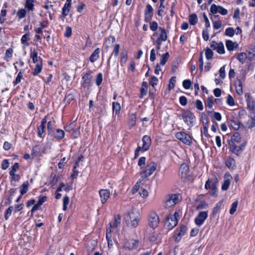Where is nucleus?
Listing matches in <instances>:
<instances>
[{"label": "nucleus", "instance_id": "f257e3e1", "mask_svg": "<svg viewBox=\"0 0 255 255\" xmlns=\"http://www.w3.org/2000/svg\"><path fill=\"white\" fill-rule=\"evenodd\" d=\"M184 123L188 127V129H190L196 123V118L191 111L189 110H184L181 112L179 116Z\"/></svg>", "mask_w": 255, "mask_h": 255}, {"label": "nucleus", "instance_id": "f03ea898", "mask_svg": "<svg viewBox=\"0 0 255 255\" xmlns=\"http://www.w3.org/2000/svg\"><path fill=\"white\" fill-rule=\"evenodd\" d=\"M218 181L217 176L214 175L210 178L208 179L205 183V188L206 190L210 188L211 189L210 194L212 196L216 197L217 196V184L218 183Z\"/></svg>", "mask_w": 255, "mask_h": 255}, {"label": "nucleus", "instance_id": "7ed1b4c3", "mask_svg": "<svg viewBox=\"0 0 255 255\" xmlns=\"http://www.w3.org/2000/svg\"><path fill=\"white\" fill-rule=\"evenodd\" d=\"M175 137L185 145L190 146L193 144V141H195L192 136L184 131L177 132L175 134Z\"/></svg>", "mask_w": 255, "mask_h": 255}, {"label": "nucleus", "instance_id": "20e7f679", "mask_svg": "<svg viewBox=\"0 0 255 255\" xmlns=\"http://www.w3.org/2000/svg\"><path fill=\"white\" fill-rule=\"evenodd\" d=\"M210 14L213 15V16L211 17V20H213V18L218 17L219 16L215 15L219 13L222 15H225L228 13V10L222 6L219 5H216L215 4H212L211 6L210 9Z\"/></svg>", "mask_w": 255, "mask_h": 255}, {"label": "nucleus", "instance_id": "39448f33", "mask_svg": "<svg viewBox=\"0 0 255 255\" xmlns=\"http://www.w3.org/2000/svg\"><path fill=\"white\" fill-rule=\"evenodd\" d=\"M157 164L154 161H151L147 164L144 170L140 172V175L143 179L150 176L156 169Z\"/></svg>", "mask_w": 255, "mask_h": 255}, {"label": "nucleus", "instance_id": "423d86ee", "mask_svg": "<svg viewBox=\"0 0 255 255\" xmlns=\"http://www.w3.org/2000/svg\"><path fill=\"white\" fill-rule=\"evenodd\" d=\"M229 151L237 156L240 155L247 144V141H245L241 143L240 145H237L236 143H234L232 141H229Z\"/></svg>", "mask_w": 255, "mask_h": 255}, {"label": "nucleus", "instance_id": "0eeeda50", "mask_svg": "<svg viewBox=\"0 0 255 255\" xmlns=\"http://www.w3.org/2000/svg\"><path fill=\"white\" fill-rule=\"evenodd\" d=\"M178 216H179L178 213L175 212L174 214H169L166 217L165 224L168 229H172L177 225Z\"/></svg>", "mask_w": 255, "mask_h": 255}, {"label": "nucleus", "instance_id": "6e6552de", "mask_svg": "<svg viewBox=\"0 0 255 255\" xmlns=\"http://www.w3.org/2000/svg\"><path fill=\"white\" fill-rule=\"evenodd\" d=\"M148 221L150 228L152 229L156 228L159 223V216L155 212H150L148 216Z\"/></svg>", "mask_w": 255, "mask_h": 255}, {"label": "nucleus", "instance_id": "1a4fd4ad", "mask_svg": "<svg viewBox=\"0 0 255 255\" xmlns=\"http://www.w3.org/2000/svg\"><path fill=\"white\" fill-rule=\"evenodd\" d=\"M33 63H35V66L32 72V74L33 76L38 75L42 71L43 68V60L40 57L33 58L32 59Z\"/></svg>", "mask_w": 255, "mask_h": 255}, {"label": "nucleus", "instance_id": "9d476101", "mask_svg": "<svg viewBox=\"0 0 255 255\" xmlns=\"http://www.w3.org/2000/svg\"><path fill=\"white\" fill-rule=\"evenodd\" d=\"M92 71L90 70L88 71L86 73H83L82 75V86L85 88L91 86V76Z\"/></svg>", "mask_w": 255, "mask_h": 255}, {"label": "nucleus", "instance_id": "9b49d317", "mask_svg": "<svg viewBox=\"0 0 255 255\" xmlns=\"http://www.w3.org/2000/svg\"><path fill=\"white\" fill-rule=\"evenodd\" d=\"M179 194H175L169 195L165 201V207L166 208H170L175 205L179 201Z\"/></svg>", "mask_w": 255, "mask_h": 255}, {"label": "nucleus", "instance_id": "f8f14e48", "mask_svg": "<svg viewBox=\"0 0 255 255\" xmlns=\"http://www.w3.org/2000/svg\"><path fill=\"white\" fill-rule=\"evenodd\" d=\"M208 217V211L200 212L194 219L195 224L200 227L202 225Z\"/></svg>", "mask_w": 255, "mask_h": 255}, {"label": "nucleus", "instance_id": "ddd939ff", "mask_svg": "<svg viewBox=\"0 0 255 255\" xmlns=\"http://www.w3.org/2000/svg\"><path fill=\"white\" fill-rule=\"evenodd\" d=\"M187 231V227L184 225H180L179 229L177 228L175 231L174 239L175 241L179 242Z\"/></svg>", "mask_w": 255, "mask_h": 255}, {"label": "nucleus", "instance_id": "4468645a", "mask_svg": "<svg viewBox=\"0 0 255 255\" xmlns=\"http://www.w3.org/2000/svg\"><path fill=\"white\" fill-rule=\"evenodd\" d=\"M153 15V8L150 4H147L144 10V21L146 22H149L152 19Z\"/></svg>", "mask_w": 255, "mask_h": 255}, {"label": "nucleus", "instance_id": "2eb2a0df", "mask_svg": "<svg viewBox=\"0 0 255 255\" xmlns=\"http://www.w3.org/2000/svg\"><path fill=\"white\" fill-rule=\"evenodd\" d=\"M142 145L141 147L142 152H144L149 149L151 144V139L149 136L145 135L142 138Z\"/></svg>", "mask_w": 255, "mask_h": 255}, {"label": "nucleus", "instance_id": "dca6fc26", "mask_svg": "<svg viewBox=\"0 0 255 255\" xmlns=\"http://www.w3.org/2000/svg\"><path fill=\"white\" fill-rule=\"evenodd\" d=\"M224 180L222 185L221 189L223 191H226L229 188L232 177L230 173L227 172L224 174Z\"/></svg>", "mask_w": 255, "mask_h": 255}, {"label": "nucleus", "instance_id": "f3484780", "mask_svg": "<svg viewBox=\"0 0 255 255\" xmlns=\"http://www.w3.org/2000/svg\"><path fill=\"white\" fill-rule=\"evenodd\" d=\"M158 35L157 38L161 40L166 41L167 39V34L165 28L161 27H159L158 32H155L153 36H155Z\"/></svg>", "mask_w": 255, "mask_h": 255}, {"label": "nucleus", "instance_id": "a211bd4d", "mask_svg": "<svg viewBox=\"0 0 255 255\" xmlns=\"http://www.w3.org/2000/svg\"><path fill=\"white\" fill-rule=\"evenodd\" d=\"M139 241L138 240L131 239L127 241L124 245L126 250H133L138 247Z\"/></svg>", "mask_w": 255, "mask_h": 255}, {"label": "nucleus", "instance_id": "6ab92c4d", "mask_svg": "<svg viewBox=\"0 0 255 255\" xmlns=\"http://www.w3.org/2000/svg\"><path fill=\"white\" fill-rule=\"evenodd\" d=\"M99 195L101 203L103 204H105L110 196V191L109 189H100L99 191Z\"/></svg>", "mask_w": 255, "mask_h": 255}, {"label": "nucleus", "instance_id": "aec40b11", "mask_svg": "<svg viewBox=\"0 0 255 255\" xmlns=\"http://www.w3.org/2000/svg\"><path fill=\"white\" fill-rule=\"evenodd\" d=\"M128 216L130 220V225L133 228H135L138 225L139 221V215H135L133 212L128 213Z\"/></svg>", "mask_w": 255, "mask_h": 255}, {"label": "nucleus", "instance_id": "412c9836", "mask_svg": "<svg viewBox=\"0 0 255 255\" xmlns=\"http://www.w3.org/2000/svg\"><path fill=\"white\" fill-rule=\"evenodd\" d=\"M53 137L57 140H61L64 138L65 136V132L63 129L57 128L53 129V131L51 133Z\"/></svg>", "mask_w": 255, "mask_h": 255}, {"label": "nucleus", "instance_id": "4be33fe9", "mask_svg": "<svg viewBox=\"0 0 255 255\" xmlns=\"http://www.w3.org/2000/svg\"><path fill=\"white\" fill-rule=\"evenodd\" d=\"M245 99L247 102L248 108L251 110L254 111L255 108V101L249 93L246 94Z\"/></svg>", "mask_w": 255, "mask_h": 255}, {"label": "nucleus", "instance_id": "5701e85b", "mask_svg": "<svg viewBox=\"0 0 255 255\" xmlns=\"http://www.w3.org/2000/svg\"><path fill=\"white\" fill-rule=\"evenodd\" d=\"M71 7L72 4L69 3L65 2L64 4V6L62 8V16H60V18H62L63 21L64 20L65 17L68 15Z\"/></svg>", "mask_w": 255, "mask_h": 255}, {"label": "nucleus", "instance_id": "b1692460", "mask_svg": "<svg viewBox=\"0 0 255 255\" xmlns=\"http://www.w3.org/2000/svg\"><path fill=\"white\" fill-rule=\"evenodd\" d=\"M121 222V217L119 214H117L114 216L113 220L109 224L110 225V228H117L120 225Z\"/></svg>", "mask_w": 255, "mask_h": 255}, {"label": "nucleus", "instance_id": "393cba45", "mask_svg": "<svg viewBox=\"0 0 255 255\" xmlns=\"http://www.w3.org/2000/svg\"><path fill=\"white\" fill-rule=\"evenodd\" d=\"M225 165L230 170H233L236 168L235 160L231 157H229L225 161Z\"/></svg>", "mask_w": 255, "mask_h": 255}, {"label": "nucleus", "instance_id": "a878e982", "mask_svg": "<svg viewBox=\"0 0 255 255\" xmlns=\"http://www.w3.org/2000/svg\"><path fill=\"white\" fill-rule=\"evenodd\" d=\"M226 46L227 50L229 51H233L239 47V44L237 42H233L231 40H227L226 41Z\"/></svg>", "mask_w": 255, "mask_h": 255}, {"label": "nucleus", "instance_id": "bb28decb", "mask_svg": "<svg viewBox=\"0 0 255 255\" xmlns=\"http://www.w3.org/2000/svg\"><path fill=\"white\" fill-rule=\"evenodd\" d=\"M148 89V84L147 82L143 81L142 82L141 86L140 89V99L143 98L147 94Z\"/></svg>", "mask_w": 255, "mask_h": 255}, {"label": "nucleus", "instance_id": "cd10ccee", "mask_svg": "<svg viewBox=\"0 0 255 255\" xmlns=\"http://www.w3.org/2000/svg\"><path fill=\"white\" fill-rule=\"evenodd\" d=\"M230 124L231 127L236 130H238L242 125L239 120L236 118L230 120Z\"/></svg>", "mask_w": 255, "mask_h": 255}, {"label": "nucleus", "instance_id": "c85d7f7f", "mask_svg": "<svg viewBox=\"0 0 255 255\" xmlns=\"http://www.w3.org/2000/svg\"><path fill=\"white\" fill-rule=\"evenodd\" d=\"M121 107L120 104L118 102H114L112 103V111L113 115L115 114L118 116L120 115Z\"/></svg>", "mask_w": 255, "mask_h": 255}, {"label": "nucleus", "instance_id": "c756f323", "mask_svg": "<svg viewBox=\"0 0 255 255\" xmlns=\"http://www.w3.org/2000/svg\"><path fill=\"white\" fill-rule=\"evenodd\" d=\"M100 53V49L99 48H96L94 52L92 53L89 57V60L91 62L94 63L98 60L99 58V54Z\"/></svg>", "mask_w": 255, "mask_h": 255}, {"label": "nucleus", "instance_id": "7c9ffc66", "mask_svg": "<svg viewBox=\"0 0 255 255\" xmlns=\"http://www.w3.org/2000/svg\"><path fill=\"white\" fill-rule=\"evenodd\" d=\"M223 205V201H221L215 205V207L213 208L211 214L210 215L211 218H213L215 217V215L219 212L220 210L221 207Z\"/></svg>", "mask_w": 255, "mask_h": 255}, {"label": "nucleus", "instance_id": "2f4dec72", "mask_svg": "<svg viewBox=\"0 0 255 255\" xmlns=\"http://www.w3.org/2000/svg\"><path fill=\"white\" fill-rule=\"evenodd\" d=\"M248 60L253 61L255 58V45L252 46L247 51Z\"/></svg>", "mask_w": 255, "mask_h": 255}, {"label": "nucleus", "instance_id": "473e14b6", "mask_svg": "<svg viewBox=\"0 0 255 255\" xmlns=\"http://www.w3.org/2000/svg\"><path fill=\"white\" fill-rule=\"evenodd\" d=\"M189 168L187 164H182L179 169V174L181 176V178L186 177Z\"/></svg>", "mask_w": 255, "mask_h": 255}, {"label": "nucleus", "instance_id": "72a5a7b5", "mask_svg": "<svg viewBox=\"0 0 255 255\" xmlns=\"http://www.w3.org/2000/svg\"><path fill=\"white\" fill-rule=\"evenodd\" d=\"M46 128L45 126H38L37 127V136L42 139H43L45 136Z\"/></svg>", "mask_w": 255, "mask_h": 255}, {"label": "nucleus", "instance_id": "f704fd0d", "mask_svg": "<svg viewBox=\"0 0 255 255\" xmlns=\"http://www.w3.org/2000/svg\"><path fill=\"white\" fill-rule=\"evenodd\" d=\"M235 87L236 89V93L239 95H241L243 94V85L242 81L240 79L238 80L235 83Z\"/></svg>", "mask_w": 255, "mask_h": 255}, {"label": "nucleus", "instance_id": "c9c22d12", "mask_svg": "<svg viewBox=\"0 0 255 255\" xmlns=\"http://www.w3.org/2000/svg\"><path fill=\"white\" fill-rule=\"evenodd\" d=\"M251 120L247 123L248 127L252 128L255 126V110L253 111L250 114Z\"/></svg>", "mask_w": 255, "mask_h": 255}, {"label": "nucleus", "instance_id": "e433bc0d", "mask_svg": "<svg viewBox=\"0 0 255 255\" xmlns=\"http://www.w3.org/2000/svg\"><path fill=\"white\" fill-rule=\"evenodd\" d=\"M34 0H26L25 3V8H26L28 11H33L34 9Z\"/></svg>", "mask_w": 255, "mask_h": 255}, {"label": "nucleus", "instance_id": "4c0bfd02", "mask_svg": "<svg viewBox=\"0 0 255 255\" xmlns=\"http://www.w3.org/2000/svg\"><path fill=\"white\" fill-rule=\"evenodd\" d=\"M189 22L191 25H195L198 22V17L195 13H192L189 16Z\"/></svg>", "mask_w": 255, "mask_h": 255}, {"label": "nucleus", "instance_id": "58836bf2", "mask_svg": "<svg viewBox=\"0 0 255 255\" xmlns=\"http://www.w3.org/2000/svg\"><path fill=\"white\" fill-rule=\"evenodd\" d=\"M241 141V136L240 134L236 132L231 137V139L229 141H232L234 143H239Z\"/></svg>", "mask_w": 255, "mask_h": 255}, {"label": "nucleus", "instance_id": "ea45409f", "mask_svg": "<svg viewBox=\"0 0 255 255\" xmlns=\"http://www.w3.org/2000/svg\"><path fill=\"white\" fill-rule=\"evenodd\" d=\"M237 59L242 63L245 62L246 59H248L247 53L246 52H241L237 56Z\"/></svg>", "mask_w": 255, "mask_h": 255}, {"label": "nucleus", "instance_id": "a19ab883", "mask_svg": "<svg viewBox=\"0 0 255 255\" xmlns=\"http://www.w3.org/2000/svg\"><path fill=\"white\" fill-rule=\"evenodd\" d=\"M128 56L127 51L122 52L121 53L120 63L122 66H124L128 60Z\"/></svg>", "mask_w": 255, "mask_h": 255}, {"label": "nucleus", "instance_id": "79ce46f5", "mask_svg": "<svg viewBox=\"0 0 255 255\" xmlns=\"http://www.w3.org/2000/svg\"><path fill=\"white\" fill-rule=\"evenodd\" d=\"M13 52V49L12 48H8L5 52V57L4 59L5 61H9V59L11 58L12 56V53Z\"/></svg>", "mask_w": 255, "mask_h": 255}, {"label": "nucleus", "instance_id": "37998d69", "mask_svg": "<svg viewBox=\"0 0 255 255\" xmlns=\"http://www.w3.org/2000/svg\"><path fill=\"white\" fill-rule=\"evenodd\" d=\"M29 35L30 33L29 32L23 35L20 39L21 43L22 44H25L26 46H28L29 43L27 42V41L29 40Z\"/></svg>", "mask_w": 255, "mask_h": 255}, {"label": "nucleus", "instance_id": "c03bdc74", "mask_svg": "<svg viewBox=\"0 0 255 255\" xmlns=\"http://www.w3.org/2000/svg\"><path fill=\"white\" fill-rule=\"evenodd\" d=\"M76 123L75 121L71 123L69 125L64 127V129L66 131L70 132L76 128Z\"/></svg>", "mask_w": 255, "mask_h": 255}, {"label": "nucleus", "instance_id": "a18cd8bd", "mask_svg": "<svg viewBox=\"0 0 255 255\" xmlns=\"http://www.w3.org/2000/svg\"><path fill=\"white\" fill-rule=\"evenodd\" d=\"M20 192L21 195L25 194L28 190V183H23L20 187Z\"/></svg>", "mask_w": 255, "mask_h": 255}, {"label": "nucleus", "instance_id": "49530a36", "mask_svg": "<svg viewBox=\"0 0 255 255\" xmlns=\"http://www.w3.org/2000/svg\"><path fill=\"white\" fill-rule=\"evenodd\" d=\"M205 104L206 107H208L209 109H212L214 105L213 96L209 97L205 102Z\"/></svg>", "mask_w": 255, "mask_h": 255}, {"label": "nucleus", "instance_id": "de8ad7c7", "mask_svg": "<svg viewBox=\"0 0 255 255\" xmlns=\"http://www.w3.org/2000/svg\"><path fill=\"white\" fill-rule=\"evenodd\" d=\"M13 209L14 207L12 206H10L5 210L4 213V218L6 220H7L9 219Z\"/></svg>", "mask_w": 255, "mask_h": 255}, {"label": "nucleus", "instance_id": "09e8293b", "mask_svg": "<svg viewBox=\"0 0 255 255\" xmlns=\"http://www.w3.org/2000/svg\"><path fill=\"white\" fill-rule=\"evenodd\" d=\"M216 50L219 54H224L225 51L223 43L222 42L219 43Z\"/></svg>", "mask_w": 255, "mask_h": 255}, {"label": "nucleus", "instance_id": "8fccbe9b", "mask_svg": "<svg viewBox=\"0 0 255 255\" xmlns=\"http://www.w3.org/2000/svg\"><path fill=\"white\" fill-rule=\"evenodd\" d=\"M169 57V54L168 52H166L165 53L162 54L161 56V59L160 60V64L163 66L166 63Z\"/></svg>", "mask_w": 255, "mask_h": 255}, {"label": "nucleus", "instance_id": "3c124183", "mask_svg": "<svg viewBox=\"0 0 255 255\" xmlns=\"http://www.w3.org/2000/svg\"><path fill=\"white\" fill-rule=\"evenodd\" d=\"M238 205V201L236 200L234 201L231 205V208L230 209V214L233 215L237 210V207Z\"/></svg>", "mask_w": 255, "mask_h": 255}, {"label": "nucleus", "instance_id": "603ef678", "mask_svg": "<svg viewBox=\"0 0 255 255\" xmlns=\"http://www.w3.org/2000/svg\"><path fill=\"white\" fill-rule=\"evenodd\" d=\"M175 83H176V77L173 76V77H171L169 80V84L168 86V88L169 90H171L174 88Z\"/></svg>", "mask_w": 255, "mask_h": 255}, {"label": "nucleus", "instance_id": "864d4df0", "mask_svg": "<svg viewBox=\"0 0 255 255\" xmlns=\"http://www.w3.org/2000/svg\"><path fill=\"white\" fill-rule=\"evenodd\" d=\"M26 11L25 8L19 9L17 12V16L19 19L23 18L25 17Z\"/></svg>", "mask_w": 255, "mask_h": 255}, {"label": "nucleus", "instance_id": "5fc2aeb1", "mask_svg": "<svg viewBox=\"0 0 255 255\" xmlns=\"http://www.w3.org/2000/svg\"><path fill=\"white\" fill-rule=\"evenodd\" d=\"M80 126H78L77 128H75L73 131H72L71 135L72 137L74 138H77L79 135L80 134Z\"/></svg>", "mask_w": 255, "mask_h": 255}, {"label": "nucleus", "instance_id": "6e6d98bb", "mask_svg": "<svg viewBox=\"0 0 255 255\" xmlns=\"http://www.w3.org/2000/svg\"><path fill=\"white\" fill-rule=\"evenodd\" d=\"M22 78V72L20 70L17 75L15 80L13 82V86H16L17 84L20 82Z\"/></svg>", "mask_w": 255, "mask_h": 255}, {"label": "nucleus", "instance_id": "4d7b16f0", "mask_svg": "<svg viewBox=\"0 0 255 255\" xmlns=\"http://www.w3.org/2000/svg\"><path fill=\"white\" fill-rule=\"evenodd\" d=\"M235 32V31L233 27H228L225 30V35L229 37H233Z\"/></svg>", "mask_w": 255, "mask_h": 255}, {"label": "nucleus", "instance_id": "13d9d810", "mask_svg": "<svg viewBox=\"0 0 255 255\" xmlns=\"http://www.w3.org/2000/svg\"><path fill=\"white\" fill-rule=\"evenodd\" d=\"M192 83L190 79L184 80L182 82V86L185 89H189L191 86Z\"/></svg>", "mask_w": 255, "mask_h": 255}, {"label": "nucleus", "instance_id": "bf43d9fd", "mask_svg": "<svg viewBox=\"0 0 255 255\" xmlns=\"http://www.w3.org/2000/svg\"><path fill=\"white\" fill-rule=\"evenodd\" d=\"M75 99V97L73 94H70L67 95L64 99L65 102L66 103V104H70V103L73 101Z\"/></svg>", "mask_w": 255, "mask_h": 255}, {"label": "nucleus", "instance_id": "052dcab7", "mask_svg": "<svg viewBox=\"0 0 255 255\" xmlns=\"http://www.w3.org/2000/svg\"><path fill=\"white\" fill-rule=\"evenodd\" d=\"M205 56L208 60L211 59L213 58V52L211 49L207 48L205 50Z\"/></svg>", "mask_w": 255, "mask_h": 255}, {"label": "nucleus", "instance_id": "680f3d73", "mask_svg": "<svg viewBox=\"0 0 255 255\" xmlns=\"http://www.w3.org/2000/svg\"><path fill=\"white\" fill-rule=\"evenodd\" d=\"M149 27L151 31H155L156 30H158V26L157 22L153 21L149 23Z\"/></svg>", "mask_w": 255, "mask_h": 255}, {"label": "nucleus", "instance_id": "e2e57ef3", "mask_svg": "<svg viewBox=\"0 0 255 255\" xmlns=\"http://www.w3.org/2000/svg\"><path fill=\"white\" fill-rule=\"evenodd\" d=\"M158 82V78L154 76H152L149 82V84L153 87H154L157 85Z\"/></svg>", "mask_w": 255, "mask_h": 255}, {"label": "nucleus", "instance_id": "0e129e2a", "mask_svg": "<svg viewBox=\"0 0 255 255\" xmlns=\"http://www.w3.org/2000/svg\"><path fill=\"white\" fill-rule=\"evenodd\" d=\"M103 81V75L102 73H99L97 75L96 84L98 86L101 85Z\"/></svg>", "mask_w": 255, "mask_h": 255}, {"label": "nucleus", "instance_id": "69168bd1", "mask_svg": "<svg viewBox=\"0 0 255 255\" xmlns=\"http://www.w3.org/2000/svg\"><path fill=\"white\" fill-rule=\"evenodd\" d=\"M19 168V164L18 163H15L12 166L11 169L9 171V174H13L15 173Z\"/></svg>", "mask_w": 255, "mask_h": 255}, {"label": "nucleus", "instance_id": "338daca9", "mask_svg": "<svg viewBox=\"0 0 255 255\" xmlns=\"http://www.w3.org/2000/svg\"><path fill=\"white\" fill-rule=\"evenodd\" d=\"M46 198L45 196L40 195L38 197V200L36 204L41 206L46 201Z\"/></svg>", "mask_w": 255, "mask_h": 255}, {"label": "nucleus", "instance_id": "774afa93", "mask_svg": "<svg viewBox=\"0 0 255 255\" xmlns=\"http://www.w3.org/2000/svg\"><path fill=\"white\" fill-rule=\"evenodd\" d=\"M179 103L181 106H185L187 104V99L184 96H182L179 98Z\"/></svg>", "mask_w": 255, "mask_h": 255}]
</instances>
